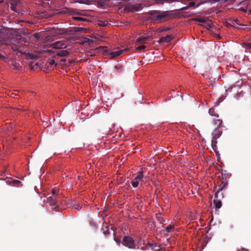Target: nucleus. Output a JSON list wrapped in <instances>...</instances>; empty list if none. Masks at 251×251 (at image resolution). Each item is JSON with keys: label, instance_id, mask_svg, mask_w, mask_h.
Here are the masks:
<instances>
[{"label": "nucleus", "instance_id": "f257e3e1", "mask_svg": "<svg viewBox=\"0 0 251 251\" xmlns=\"http://www.w3.org/2000/svg\"><path fill=\"white\" fill-rule=\"evenodd\" d=\"M148 18L153 22L161 23L172 19L173 14L170 11L151 10L147 13Z\"/></svg>", "mask_w": 251, "mask_h": 251}, {"label": "nucleus", "instance_id": "f03ea898", "mask_svg": "<svg viewBox=\"0 0 251 251\" xmlns=\"http://www.w3.org/2000/svg\"><path fill=\"white\" fill-rule=\"evenodd\" d=\"M10 42L11 44V48L13 50L22 53V47L25 45L24 41L18 38H13L10 40Z\"/></svg>", "mask_w": 251, "mask_h": 251}, {"label": "nucleus", "instance_id": "7ed1b4c3", "mask_svg": "<svg viewBox=\"0 0 251 251\" xmlns=\"http://www.w3.org/2000/svg\"><path fill=\"white\" fill-rule=\"evenodd\" d=\"M122 244L130 249H136V245L134 240L130 236H126L124 237Z\"/></svg>", "mask_w": 251, "mask_h": 251}, {"label": "nucleus", "instance_id": "20e7f679", "mask_svg": "<svg viewBox=\"0 0 251 251\" xmlns=\"http://www.w3.org/2000/svg\"><path fill=\"white\" fill-rule=\"evenodd\" d=\"M126 50L125 49H114L113 50H110L107 51V55L112 59L115 58L122 54L124 52H126Z\"/></svg>", "mask_w": 251, "mask_h": 251}, {"label": "nucleus", "instance_id": "39448f33", "mask_svg": "<svg viewBox=\"0 0 251 251\" xmlns=\"http://www.w3.org/2000/svg\"><path fill=\"white\" fill-rule=\"evenodd\" d=\"M20 0H11L8 4V6L10 7L11 9L14 12L20 13L19 11V7L20 6L19 2Z\"/></svg>", "mask_w": 251, "mask_h": 251}, {"label": "nucleus", "instance_id": "423d86ee", "mask_svg": "<svg viewBox=\"0 0 251 251\" xmlns=\"http://www.w3.org/2000/svg\"><path fill=\"white\" fill-rule=\"evenodd\" d=\"M141 7V4H138L137 5L127 4L125 6L124 10L126 12L137 11L140 10Z\"/></svg>", "mask_w": 251, "mask_h": 251}, {"label": "nucleus", "instance_id": "0eeeda50", "mask_svg": "<svg viewBox=\"0 0 251 251\" xmlns=\"http://www.w3.org/2000/svg\"><path fill=\"white\" fill-rule=\"evenodd\" d=\"M218 121L219 122V125L212 133V138L214 139V140H217L222 134V130L220 129L219 128L220 125L222 124V122L220 120H218Z\"/></svg>", "mask_w": 251, "mask_h": 251}, {"label": "nucleus", "instance_id": "6e6552de", "mask_svg": "<svg viewBox=\"0 0 251 251\" xmlns=\"http://www.w3.org/2000/svg\"><path fill=\"white\" fill-rule=\"evenodd\" d=\"M56 50H57L64 49L66 48L67 45L63 41H57L52 44V45Z\"/></svg>", "mask_w": 251, "mask_h": 251}, {"label": "nucleus", "instance_id": "1a4fd4ad", "mask_svg": "<svg viewBox=\"0 0 251 251\" xmlns=\"http://www.w3.org/2000/svg\"><path fill=\"white\" fill-rule=\"evenodd\" d=\"M70 52L67 50H64L63 49L57 50L55 51L54 56L64 57L68 56Z\"/></svg>", "mask_w": 251, "mask_h": 251}, {"label": "nucleus", "instance_id": "9d476101", "mask_svg": "<svg viewBox=\"0 0 251 251\" xmlns=\"http://www.w3.org/2000/svg\"><path fill=\"white\" fill-rule=\"evenodd\" d=\"M47 202L50 203V206H56V196H52L47 198Z\"/></svg>", "mask_w": 251, "mask_h": 251}, {"label": "nucleus", "instance_id": "9b49d317", "mask_svg": "<svg viewBox=\"0 0 251 251\" xmlns=\"http://www.w3.org/2000/svg\"><path fill=\"white\" fill-rule=\"evenodd\" d=\"M227 185V182L226 181H222L221 184L219 185V188L217 190V191L215 194V198H217L218 197L219 193L221 191L226 185Z\"/></svg>", "mask_w": 251, "mask_h": 251}, {"label": "nucleus", "instance_id": "f8f14e48", "mask_svg": "<svg viewBox=\"0 0 251 251\" xmlns=\"http://www.w3.org/2000/svg\"><path fill=\"white\" fill-rule=\"evenodd\" d=\"M173 38L171 35H167L161 37L159 40L160 43H168L173 40Z\"/></svg>", "mask_w": 251, "mask_h": 251}, {"label": "nucleus", "instance_id": "ddd939ff", "mask_svg": "<svg viewBox=\"0 0 251 251\" xmlns=\"http://www.w3.org/2000/svg\"><path fill=\"white\" fill-rule=\"evenodd\" d=\"M213 203L216 209H219L222 206V202L220 200L218 199V197L217 198H215V199L213 201Z\"/></svg>", "mask_w": 251, "mask_h": 251}, {"label": "nucleus", "instance_id": "4468645a", "mask_svg": "<svg viewBox=\"0 0 251 251\" xmlns=\"http://www.w3.org/2000/svg\"><path fill=\"white\" fill-rule=\"evenodd\" d=\"M149 39V37H139L137 39V42L139 44H144L147 40Z\"/></svg>", "mask_w": 251, "mask_h": 251}, {"label": "nucleus", "instance_id": "2eb2a0df", "mask_svg": "<svg viewBox=\"0 0 251 251\" xmlns=\"http://www.w3.org/2000/svg\"><path fill=\"white\" fill-rule=\"evenodd\" d=\"M72 19L74 20L80 22H89V20L79 16H73Z\"/></svg>", "mask_w": 251, "mask_h": 251}, {"label": "nucleus", "instance_id": "dca6fc26", "mask_svg": "<svg viewBox=\"0 0 251 251\" xmlns=\"http://www.w3.org/2000/svg\"><path fill=\"white\" fill-rule=\"evenodd\" d=\"M7 183L12 186H18L19 184L21 183V181L18 180H13L12 181H7Z\"/></svg>", "mask_w": 251, "mask_h": 251}, {"label": "nucleus", "instance_id": "f3484780", "mask_svg": "<svg viewBox=\"0 0 251 251\" xmlns=\"http://www.w3.org/2000/svg\"><path fill=\"white\" fill-rule=\"evenodd\" d=\"M217 140H214V139L212 138L211 147H212V149H213V150L215 151L216 153L217 152L216 151V150L217 149Z\"/></svg>", "mask_w": 251, "mask_h": 251}, {"label": "nucleus", "instance_id": "a211bd4d", "mask_svg": "<svg viewBox=\"0 0 251 251\" xmlns=\"http://www.w3.org/2000/svg\"><path fill=\"white\" fill-rule=\"evenodd\" d=\"M74 3H79L81 4H85L87 5H89L91 3V1L89 0H75L74 1Z\"/></svg>", "mask_w": 251, "mask_h": 251}, {"label": "nucleus", "instance_id": "6ab92c4d", "mask_svg": "<svg viewBox=\"0 0 251 251\" xmlns=\"http://www.w3.org/2000/svg\"><path fill=\"white\" fill-rule=\"evenodd\" d=\"M143 177V172H140L138 173L137 176L135 177V179L138 181H141Z\"/></svg>", "mask_w": 251, "mask_h": 251}, {"label": "nucleus", "instance_id": "aec40b11", "mask_svg": "<svg viewBox=\"0 0 251 251\" xmlns=\"http://www.w3.org/2000/svg\"><path fill=\"white\" fill-rule=\"evenodd\" d=\"M194 20L200 23H205L207 21V19L204 18H196L194 19Z\"/></svg>", "mask_w": 251, "mask_h": 251}, {"label": "nucleus", "instance_id": "412c9836", "mask_svg": "<svg viewBox=\"0 0 251 251\" xmlns=\"http://www.w3.org/2000/svg\"><path fill=\"white\" fill-rule=\"evenodd\" d=\"M209 113L211 116L218 117V115L215 112L213 108H211L209 109Z\"/></svg>", "mask_w": 251, "mask_h": 251}, {"label": "nucleus", "instance_id": "4be33fe9", "mask_svg": "<svg viewBox=\"0 0 251 251\" xmlns=\"http://www.w3.org/2000/svg\"><path fill=\"white\" fill-rule=\"evenodd\" d=\"M103 233L105 235H108L110 233V231L109 230V226H106L105 227L103 228Z\"/></svg>", "mask_w": 251, "mask_h": 251}, {"label": "nucleus", "instance_id": "5701e85b", "mask_svg": "<svg viewBox=\"0 0 251 251\" xmlns=\"http://www.w3.org/2000/svg\"><path fill=\"white\" fill-rule=\"evenodd\" d=\"M174 227L173 225H169L165 228V231L167 232H170L174 228Z\"/></svg>", "mask_w": 251, "mask_h": 251}, {"label": "nucleus", "instance_id": "b1692460", "mask_svg": "<svg viewBox=\"0 0 251 251\" xmlns=\"http://www.w3.org/2000/svg\"><path fill=\"white\" fill-rule=\"evenodd\" d=\"M48 63H49V64L50 66H54L55 67L56 65H57V63L55 62L54 60L53 59H51L50 60H49V61L48 62Z\"/></svg>", "mask_w": 251, "mask_h": 251}, {"label": "nucleus", "instance_id": "393cba45", "mask_svg": "<svg viewBox=\"0 0 251 251\" xmlns=\"http://www.w3.org/2000/svg\"><path fill=\"white\" fill-rule=\"evenodd\" d=\"M73 207L76 210H79L81 208V206L79 203H75L74 204Z\"/></svg>", "mask_w": 251, "mask_h": 251}, {"label": "nucleus", "instance_id": "a878e982", "mask_svg": "<svg viewBox=\"0 0 251 251\" xmlns=\"http://www.w3.org/2000/svg\"><path fill=\"white\" fill-rule=\"evenodd\" d=\"M139 184V181L135 179L131 181V185L133 187H137Z\"/></svg>", "mask_w": 251, "mask_h": 251}, {"label": "nucleus", "instance_id": "bb28decb", "mask_svg": "<svg viewBox=\"0 0 251 251\" xmlns=\"http://www.w3.org/2000/svg\"><path fill=\"white\" fill-rule=\"evenodd\" d=\"M146 48V46L144 45H142L136 48V50H144Z\"/></svg>", "mask_w": 251, "mask_h": 251}, {"label": "nucleus", "instance_id": "cd10ccee", "mask_svg": "<svg viewBox=\"0 0 251 251\" xmlns=\"http://www.w3.org/2000/svg\"><path fill=\"white\" fill-rule=\"evenodd\" d=\"M98 25L100 26L104 27L106 26L107 25V23H106L105 22L103 21H100L98 23Z\"/></svg>", "mask_w": 251, "mask_h": 251}, {"label": "nucleus", "instance_id": "c85d7f7f", "mask_svg": "<svg viewBox=\"0 0 251 251\" xmlns=\"http://www.w3.org/2000/svg\"><path fill=\"white\" fill-rule=\"evenodd\" d=\"M13 67L15 69H18L20 67V64L17 63H14L12 64Z\"/></svg>", "mask_w": 251, "mask_h": 251}, {"label": "nucleus", "instance_id": "c756f323", "mask_svg": "<svg viewBox=\"0 0 251 251\" xmlns=\"http://www.w3.org/2000/svg\"><path fill=\"white\" fill-rule=\"evenodd\" d=\"M115 68L118 71H122L123 67L121 65H117L115 66Z\"/></svg>", "mask_w": 251, "mask_h": 251}, {"label": "nucleus", "instance_id": "7c9ffc66", "mask_svg": "<svg viewBox=\"0 0 251 251\" xmlns=\"http://www.w3.org/2000/svg\"><path fill=\"white\" fill-rule=\"evenodd\" d=\"M196 5V2L193 0V1L190 2L189 4V7H193Z\"/></svg>", "mask_w": 251, "mask_h": 251}, {"label": "nucleus", "instance_id": "2f4dec72", "mask_svg": "<svg viewBox=\"0 0 251 251\" xmlns=\"http://www.w3.org/2000/svg\"><path fill=\"white\" fill-rule=\"evenodd\" d=\"M3 44H7L8 43H7V41H5V40H0V46L1 45H2Z\"/></svg>", "mask_w": 251, "mask_h": 251}, {"label": "nucleus", "instance_id": "473e14b6", "mask_svg": "<svg viewBox=\"0 0 251 251\" xmlns=\"http://www.w3.org/2000/svg\"><path fill=\"white\" fill-rule=\"evenodd\" d=\"M237 251H249L248 249H246V248H241L240 249H238L237 250Z\"/></svg>", "mask_w": 251, "mask_h": 251}, {"label": "nucleus", "instance_id": "72a5a7b5", "mask_svg": "<svg viewBox=\"0 0 251 251\" xmlns=\"http://www.w3.org/2000/svg\"><path fill=\"white\" fill-rule=\"evenodd\" d=\"M74 13L75 14V15H79V16L83 15V14L82 13L80 12H77H77H75V11H74Z\"/></svg>", "mask_w": 251, "mask_h": 251}, {"label": "nucleus", "instance_id": "f704fd0d", "mask_svg": "<svg viewBox=\"0 0 251 251\" xmlns=\"http://www.w3.org/2000/svg\"><path fill=\"white\" fill-rule=\"evenodd\" d=\"M243 96V94L241 93H238L237 94H236V98L238 99L239 97H242Z\"/></svg>", "mask_w": 251, "mask_h": 251}, {"label": "nucleus", "instance_id": "c9c22d12", "mask_svg": "<svg viewBox=\"0 0 251 251\" xmlns=\"http://www.w3.org/2000/svg\"><path fill=\"white\" fill-rule=\"evenodd\" d=\"M148 246H149L152 249H153V247L154 246V244L148 243L147 244Z\"/></svg>", "mask_w": 251, "mask_h": 251}, {"label": "nucleus", "instance_id": "e433bc0d", "mask_svg": "<svg viewBox=\"0 0 251 251\" xmlns=\"http://www.w3.org/2000/svg\"><path fill=\"white\" fill-rule=\"evenodd\" d=\"M246 45L248 48L251 49V43H247Z\"/></svg>", "mask_w": 251, "mask_h": 251}, {"label": "nucleus", "instance_id": "4c0bfd02", "mask_svg": "<svg viewBox=\"0 0 251 251\" xmlns=\"http://www.w3.org/2000/svg\"><path fill=\"white\" fill-rule=\"evenodd\" d=\"M189 8V6L188 5V6H185V7H183L181 8L180 9V10H185L188 9Z\"/></svg>", "mask_w": 251, "mask_h": 251}, {"label": "nucleus", "instance_id": "58836bf2", "mask_svg": "<svg viewBox=\"0 0 251 251\" xmlns=\"http://www.w3.org/2000/svg\"><path fill=\"white\" fill-rule=\"evenodd\" d=\"M52 196H55V193H56V191L54 189L51 190Z\"/></svg>", "mask_w": 251, "mask_h": 251}, {"label": "nucleus", "instance_id": "ea45409f", "mask_svg": "<svg viewBox=\"0 0 251 251\" xmlns=\"http://www.w3.org/2000/svg\"><path fill=\"white\" fill-rule=\"evenodd\" d=\"M224 98H223L222 97L220 98L219 99V101L220 102H222L223 100H224Z\"/></svg>", "mask_w": 251, "mask_h": 251}, {"label": "nucleus", "instance_id": "a19ab883", "mask_svg": "<svg viewBox=\"0 0 251 251\" xmlns=\"http://www.w3.org/2000/svg\"><path fill=\"white\" fill-rule=\"evenodd\" d=\"M154 246L155 247H158V248H160V246L158 245L157 243L154 244Z\"/></svg>", "mask_w": 251, "mask_h": 251}, {"label": "nucleus", "instance_id": "79ce46f5", "mask_svg": "<svg viewBox=\"0 0 251 251\" xmlns=\"http://www.w3.org/2000/svg\"><path fill=\"white\" fill-rule=\"evenodd\" d=\"M78 28V30L77 31H81V30H83L84 28H81V27H79Z\"/></svg>", "mask_w": 251, "mask_h": 251}, {"label": "nucleus", "instance_id": "37998d69", "mask_svg": "<svg viewBox=\"0 0 251 251\" xmlns=\"http://www.w3.org/2000/svg\"><path fill=\"white\" fill-rule=\"evenodd\" d=\"M226 25H227V26H232L231 24H229V23L226 24Z\"/></svg>", "mask_w": 251, "mask_h": 251}, {"label": "nucleus", "instance_id": "c03bdc74", "mask_svg": "<svg viewBox=\"0 0 251 251\" xmlns=\"http://www.w3.org/2000/svg\"><path fill=\"white\" fill-rule=\"evenodd\" d=\"M66 59H61L60 61L61 62H65L66 61Z\"/></svg>", "mask_w": 251, "mask_h": 251}, {"label": "nucleus", "instance_id": "a18cd8bd", "mask_svg": "<svg viewBox=\"0 0 251 251\" xmlns=\"http://www.w3.org/2000/svg\"><path fill=\"white\" fill-rule=\"evenodd\" d=\"M238 21V20H236V21H232V24H234V22H235V23H236V22H237V21Z\"/></svg>", "mask_w": 251, "mask_h": 251}, {"label": "nucleus", "instance_id": "49530a36", "mask_svg": "<svg viewBox=\"0 0 251 251\" xmlns=\"http://www.w3.org/2000/svg\"><path fill=\"white\" fill-rule=\"evenodd\" d=\"M141 249L142 250H143V251H145V248H144V247H142V248H141Z\"/></svg>", "mask_w": 251, "mask_h": 251}, {"label": "nucleus", "instance_id": "de8ad7c7", "mask_svg": "<svg viewBox=\"0 0 251 251\" xmlns=\"http://www.w3.org/2000/svg\"><path fill=\"white\" fill-rule=\"evenodd\" d=\"M3 56L0 54V58H3Z\"/></svg>", "mask_w": 251, "mask_h": 251}, {"label": "nucleus", "instance_id": "09e8293b", "mask_svg": "<svg viewBox=\"0 0 251 251\" xmlns=\"http://www.w3.org/2000/svg\"><path fill=\"white\" fill-rule=\"evenodd\" d=\"M15 96H16V94H15V95H13V97H15Z\"/></svg>", "mask_w": 251, "mask_h": 251}, {"label": "nucleus", "instance_id": "8fccbe9b", "mask_svg": "<svg viewBox=\"0 0 251 251\" xmlns=\"http://www.w3.org/2000/svg\"><path fill=\"white\" fill-rule=\"evenodd\" d=\"M15 96H16V94H15V95H13V97H15Z\"/></svg>", "mask_w": 251, "mask_h": 251}, {"label": "nucleus", "instance_id": "3c124183", "mask_svg": "<svg viewBox=\"0 0 251 251\" xmlns=\"http://www.w3.org/2000/svg\"><path fill=\"white\" fill-rule=\"evenodd\" d=\"M15 96H16V94H15V95H13V97H15Z\"/></svg>", "mask_w": 251, "mask_h": 251}, {"label": "nucleus", "instance_id": "603ef678", "mask_svg": "<svg viewBox=\"0 0 251 251\" xmlns=\"http://www.w3.org/2000/svg\"><path fill=\"white\" fill-rule=\"evenodd\" d=\"M159 249L158 250H156L155 251H159Z\"/></svg>", "mask_w": 251, "mask_h": 251}]
</instances>
